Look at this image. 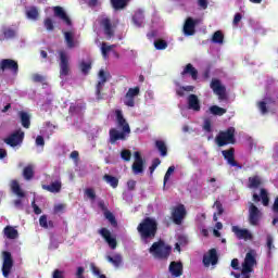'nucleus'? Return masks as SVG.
<instances>
[{
  "label": "nucleus",
  "instance_id": "5",
  "mask_svg": "<svg viewBox=\"0 0 278 278\" xmlns=\"http://www.w3.org/2000/svg\"><path fill=\"white\" fill-rule=\"evenodd\" d=\"M129 134H131V128L129 126L122 128V131H118L116 128H111L109 130V142L114 144L115 142H118V140L125 141L129 138Z\"/></svg>",
  "mask_w": 278,
  "mask_h": 278
},
{
  "label": "nucleus",
  "instance_id": "16",
  "mask_svg": "<svg viewBox=\"0 0 278 278\" xmlns=\"http://www.w3.org/2000/svg\"><path fill=\"white\" fill-rule=\"evenodd\" d=\"M222 155H223L224 160H226V162L229 166H232L236 168H242V166H240V164H238V162L236 161V149L235 148H230L228 150H223Z\"/></svg>",
  "mask_w": 278,
  "mask_h": 278
},
{
  "label": "nucleus",
  "instance_id": "42",
  "mask_svg": "<svg viewBox=\"0 0 278 278\" xmlns=\"http://www.w3.org/2000/svg\"><path fill=\"white\" fill-rule=\"evenodd\" d=\"M224 41H225V35H223V31L216 30L213 34L212 42H214L215 45H223Z\"/></svg>",
  "mask_w": 278,
  "mask_h": 278
},
{
  "label": "nucleus",
  "instance_id": "64",
  "mask_svg": "<svg viewBox=\"0 0 278 278\" xmlns=\"http://www.w3.org/2000/svg\"><path fill=\"white\" fill-rule=\"evenodd\" d=\"M52 278H64V271H62L60 269H55L53 271Z\"/></svg>",
  "mask_w": 278,
  "mask_h": 278
},
{
  "label": "nucleus",
  "instance_id": "41",
  "mask_svg": "<svg viewBox=\"0 0 278 278\" xmlns=\"http://www.w3.org/2000/svg\"><path fill=\"white\" fill-rule=\"evenodd\" d=\"M23 177L26 179V181H30V179H34V165H27L23 169Z\"/></svg>",
  "mask_w": 278,
  "mask_h": 278
},
{
  "label": "nucleus",
  "instance_id": "35",
  "mask_svg": "<svg viewBox=\"0 0 278 278\" xmlns=\"http://www.w3.org/2000/svg\"><path fill=\"white\" fill-rule=\"evenodd\" d=\"M18 116L21 118L22 126L25 129H29V127L31 126V121H30L29 114H27V112L21 111L18 113Z\"/></svg>",
  "mask_w": 278,
  "mask_h": 278
},
{
  "label": "nucleus",
  "instance_id": "18",
  "mask_svg": "<svg viewBox=\"0 0 278 278\" xmlns=\"http://www.w3.org/2000/svg\"><path fill=\"white\" fill-rule=\"evenodd\" d=\"M202 262L206 268L210 265L216 266L218 264V252H216V249H211L207 254H204Z\"/></svg>",
  "mask_w": 278,
  "mask_h": 278
},
{
  "label": "nucleus",
  "instance_id": "22",
  "mask_svg": "<svg viewBox=\"0 0 278 278\" xmlns=\"http://www.w3.org/2000/svg\"><path fill=\"white\" fill-rule=\"evenodd\" d=\"M254 203H260L262 201L264 207H268L270 204V198H268V191L264 188L261 189V194L254 193L252 195Z\"/></svg>",
  "mask_w": 278,
  "mask_h": 278
},
{
  "label": "nucleus",
  "instance_id": "29",
  "mask_svg": "<svg viewBox=\"0 0 278 278\" xmlns=\"http://www.w3.org/2000/svg\"><path fill=\"white\" fill-rule=\"evenodd\" d=\"M213 207L217 210L213 215L214 223H218V216H223L225 214V208L223 207V203L219 200H216L213 204Z\"/></svg>",
  "mask_w": 278,
  "mask_h": 278
},
{
  "label": "nucleus",
  "instance_id": "58",
  "mask_svg": "<svg viewBox=\"0 0 278 278\" xmlns=\"http://www.w3.org/2000/svg\"><path fill=\"white\" fill-rule=\"evenodd\" d=\"M203 129L207 131V134L212 132V122L210 119L204 121Z\"/></svg>",
  "mask_w": 278,
  "mask_h": 278
},
{
  "label": "nucleus",
  "instance_id": "1",
  "mask_svg": "<svg viewBox=\"0 0 278 278\" xmlns=\"http://www.w3.org/2000/svg\"><path fill=\"white\" fill-rule=\"evenodd\" d=\"M141 240L147 244L149 240H153L157 235V222L151 217H146L137 227Z\"/></svg>",
  "mask_w": 278,
  "mask_h": 278
},
{
  "label": "nucleus",
  "instance_id": "7",
  "mask_svg": "<svg viewBox=\"0 0 278 278\" xmlns=\"http://www.w3.org/2000/svg\"><path fill=\"white\" fill-rule=\"evenodd\" d=\"M248 220L252 227H257L260 225V220H262V211H260V208L253 203H250L249 205Z\"/></svg>",
  "mask_w": 278,
  "mask_h": 278
},
{
  "label": "nucleus",
  "instance_id": "23",
  "mask_svg": "<svg viewBox=\"0 0 278 278\" xmlns=\"http://www.w3.org/2000/svg\"><path fill=\"white\" fill-rule=\"evenodd\" d=\"M187 103L188 110H192L193 112H201V101L197 94H189L187 98Z\"/></svg>",
  "mask_w": 278,
  "mask_h": 278
},
{
  "label": "nucleus",
  "instance_id": "62",
  "mask_svg": "<svg viewBox=\"0 0 278 278\" xmlns=\"http://www.w3.org/2000/svg\"><path fill=\"white\" fill-rule=\"evenodd\" d=\"M31 207H33L35 214H37V215L42 214V210L39 208V207L36 205V200H34V201L31 202Z\"/></svg>",
  "mask_w": 278,
  "mask_h": 278
},
{
  "label": "nucleus",
  "instance_id": "49",
  "mask_svg": "<svg viewBox=\"0 0 278 278\" xmlns=\"http://www.w3.org/2000/svg\"><path fill=\"white\" fill-rule=\"evenodd\" d=\"M91 68H92V63H90V62L86 63L84 61L80 63V71H81L83 75H88L90 73Z\"/></svg>",
  "mask_w": 278,
  "mask_h": 278
},
{
  "label": "nucleus",
  "instance_id": "53",
  "mask_svg": "<svg viewBox=\"0 0 278 278\" xmlns=\"http://www.w3.org/2000/svg\"><path fill=\"white\" fill-rule=\"evenodd\" d=\"M172 173H175V166H169L167 172L165 173L163 186L166 187V184L168 182V179H170Z\"/></svg>",
  "mask_w": 278,
  "mask_h": 278
},
{
  "label": "nucleus",
  "instance_id": "6",
  "mask_svg": "<svg viewBox=\"0 0 278 278\" xmlns=\"http://www.w3.org/2000/svg\"><path fill=\"white\" fill-rule=\"evenodd\" d=\"M255 264H257V261L255 260L253 252H248L242 264V275H244L243 278H251L249 273H253V266H255Z\"/></svg>",
  "mask_w": 278,
  "mask_h": 278
},
{
  "label": "nucleus",
  "instance_id": "17",
  "mask_svg": "<svg viewBox=\"0 0 278 278\" xmlns=\"http://www.w3.org/2000/svg\"><path fill=\"white\" fill-rule=\"evenodd\" d=\"M109 77H110V73H105V71L100 70L99 72L100 81H98L96 86V94L98 100L103 99V96L101 94V90H103V86H105V83L108 81Z\"/></svg>",
  "mask_w": 278,
  "mask_h": 278
},
{
  "label": "nucleus",
  "instance_id": "4",
  "mask_svg": "<svg viewBox=\"0 0 278 278\" xmlns=\"http://www.w3.org/2000/svg\"><path fill=\"white\" fill-rule=\"evenodd\" d=\"M257 109L260 110L261 114L266 115L268 112H271V114H275L277 112V100L275 98L267 96L263 99V101H258L256 103Z\"/></svg>",
  "mask_w": 278,
  "mask_h": 278
},
{
  "label": "nucleus",
  "instance_id": "9",
  "mask_svg": "<svg viewBox=\"0 0 278 278\" xmlns=\"http://www.w3.org/2000/svg\"><path fill=\"white\" fill-rule=\"evenodd\" d=\"M3 263H2V275L5 278L10 277V273H12V268H14V260L12 258V253L4 251L2 252Z\"/></svg>",
  "mask_w": 278,
  "mask_h": 278
},
{
  "label": "nucleus",
  "instance_id": "38",
  "mask_svg": "<svg viewBox=\"0 0 278 278\" xmlns=\"http://www.w3.org/2000/svg\"><path fill=\"white\" fill-rule=\"evenodd\" d=\"M155 147L157 151H160L162 157H166V155H168V148L166 147V143L163 140H156Z\"/></svg>",
  "mask_w": 278,
  "mask_h": 278
},
{
  "label": "nucleus",
  "instance_id": "15",
  "mask_svg": "<svg viewBox=\"0 0 278 278\" xmlns=\"http://www.w3.org/2000/svg\"><path fill=\"white\" fill-rule=\"evenodd\" d=\"M101 27L104 29V35L106 36L108 40H111V38H114V34L116 29V25L112 24V20L110 17H104L100 22Z\"/></svg>",
  "mask_w": 278,
  "mask_h": 278
},
{
  "label": "nucleus",
  "instance_id": "54",
  "mask_svg": "<svg viewBox=\"0 0 278 278\" xmlns=\"http://www.w3.org/2000/svg\"><path fill=\"white\" fill-rule=\"evenodd\" d=\"M160 164H162V161L157 157L152 161V164L149 167L150 175H153V173H155V168H157Z\"/></svg>",
  "mask_w": 278,
  "mask_h": 278
},
{
  "label": "nucleus",
  "instance_id": "32",
  "mask_svg": "<svg viewBox=\"0 0 278 278\" xmlns=\"http://www.w3.org/2000/svg\"><path fill=\"white\" fill-rule=\"evenodd\" d=\"M11 190L13 194H16L18 199L25 198V192L21 189V185L16 180H12Z\"/></svg>",
  "mask_w": 278,
  "mask_h": 278
},
{
  "label": "nucleus",
  "instance_id": "25",
  "mask_svg": "<svg viewBox=\"0 0 278 278\" xmlns=\"http://www.w3.org/2000/svg\"><path fill=\"white\" fill-rule=\"evenodd\" d=\"M181 77H186V75H190L191 79L193 81H197L199 79V71L192 65L191 63H188L184 71L180 73Z\"/></svg>",
  "mask_w": 278,
  "mask_h": 278
},
{
  "label": "nucleus",
  "instance_id": "43",
  "mask_svg": "<svg viewBox=\"0 0 278 278\" xmlns=\"http://www.w3.org/2000/svg\"><path fill=\"white\" fill-rule=\"evenodd\" d=\"M103 179L106 184H110L111 188H118V178L106 174L103 176Z\"/></svg>",
  "mask_w": 278,
  "mask_h": 278
},
{
  "label": "nucleus",
  "instance_id": "12",
  "mask_svg": "<svg viewBox=\"0 0 278 278\" xmlns=\"http://www.w3.org/2000/svg\"><path fill=\"white\" fill-rule=\"evenodd\" d=\"M25 138V132L21 129L15 130L13 134H11L9 137L4 139L5 144H9V147H18L23 142Z\"/></svg>",
  "mask_w": 278,
  "mask_h": 278
},
{
  "label": "nucleus",
  "instance_id": "52",
  "mask_svg": "<svg viewBox=\"0 0 278 278\" xmlns=\"http://www.w3.org/2000/svg\"><path fill=\"white\" fill-rule=\"evenodd\" d=\"M43 25L48 31H53V29H55V26L53 25V20H51V17H47L43 21Z\"/></svg>",
  "mask_w": 278,
  "mask_h": 278
},
{
  "label": "nucleus",
  "instance_id": "50",
  "mask_svg": "<svg viewBox=\"0 0 278 278\" xmlns=\"http://www.w3.org/2000/svg\"><path fill=\"white\" fill-rule=\"evenodd\" d=\"M85 194L87 195V199H90V201L97 200V192L92 188L85 189Z\"/></svg>",
  "mask_w": 278,
  "mask_h": 278
},
{
  "label": "nucleus",
  "instance_id": "10",
  "mask_svg": "<svg viewBox=\"0 0 278 278\" xmlns=\"http://www.w3.org/2000/svg\"><path fill=\"white\" fill-rule=\"evenodd\" d=\"M211 89L217 94L219 101H225V99H227V88L223 86L220 79L213 78L211 81Z\"/></svg>",
  "mask_w": 278,
  "mask_h": 278
},
{
  "label": "nucleus",
  "instance_id": "30",
  "mask_svg": "<svg viewBox=\"0 0 278 278\" xmlns=\"http://www.w3.org/2000/svg\"><path fill=\"white\" fill-rule=\"evenodd\" d=\"M3 233L9 240H16V238H18V230L12 226L4 227Z\"/></svg>",
  "mask_w": 278,
  "mask_h": 278
},
{
  "label": "nucleus",
  "instance_id": "39",
  "mask_svg": "<svg viewBox=\"0 0 278 278\" xmlns=\"http://www.w3.org/2000/svg\"><path fill=\"white\" fill-rule=\"evenodd\" d=\"M26 16H27V18H29L30 21H38V16H40V13L38 12V8H36V7H30V8L26 11Z\"/></svg>",
  "mask_w": 278,
  "mask_h": 278
},
{
  "label": "nucleus",
  "instance_id": "55",
  "mask_svg": "<svg viewBox=\"0 0 278 278\" xmlns=\"http://www.w3.org/2000/svg\"><path fill=\"white\" fill-rule=\"evenodd\" d=\"M124 104L127 105V108H134L136 105V100L126 93Z\"/></svg>",
  "mask_w": 278,
  "mask_h": 278
},
{
  "label": "nucleus",
  "instance_id": "45",
  "mask_svg": "<svg viewBox=\"0 0 278 278\" xmlns=\"http://www.w3.org/2000/svg\"><path fill=\"white\" fill-rule=\"evenodd\" d=\"M168 48V42L164 39H156L154 40V49L156 51H164V49Z\"/></svg>",
  "mask_w": 278,
  "mask_h": 278
},
{
  "label": "nucleus",
  "instance_id": "8",
  "mask_svg": "<svg viewBox=\"0 0 278 278\" xmlns=\"http://www.w3.org/2000/svg\"><path fill=\"white\" fill-rule=\"evenodd\" d=\"M186 206L184 204H178L172 208V220L175 225H181L184 218H186Z\"/></svg>",
  "mask_w": 278,
  "mask_h": 278
},
{
  "label": "nucleus",
  "instance_id": "28",
  "mask_svg": "<svg viewBox=\"0 0 278 278\" xmlns=\"http://www.w3.org/2000/svg\"><path fill=\"white\" fill-rule=\"evenodd\" d=\"M42 189L55 194L62 190V182L56 180L51 185H42Z\"/></svg>",
  "mask_w": 278,
  "mask_h": 278
},
{
  "label": "nucleus",
  "instance_id": "19",
  "mask_svg": "<svg viewBox=\"0 0 278 278\" xmlns=\"http://www.w3.org/2000/svg\"><path fill=\"white\" fill-rule=\"evenodd\" d=\"M135 162L132 163V172L135 175H140V173H144V159H142V154L139 151L135 152Z\"/></svg>",
  "mask_w": 278,
  "mask_h": 278
},
{
  "label": "nucleus",
  "instance_id": "11",
  "mask_svg": "<svg viewBox=\"0 0 278 278\" xmlns=\"http://www.w3.org/2000/svg\"><path fill=\"white\" fill-rule=\"evenodd\" d=\"M10 71L13 75H18V62L12 59H2L0 61V73Z\"/></svg>",
  "mask_w": 278,
  "mask_h": 278
},
{
  "label": "nucleus",
  "instance_id": "13",
  "mask_svg": "<svg viewBox=\"0 0 278 278\" xmlns=\"http://www.w3.org/2000/svg\"><path fill=\"white\" fill-rule=\"evenodd\" d=\"M98 233L103 238V240L113 251L118 247V241H116V237L112 236L110 229L101 228L100 230H98Z\"/></svg>",
  "mask_w": 278,
  "mask_h": 278
},
{
  "label": "nucleus",
  "instance_id": "47",
  "mask_svg": "<svg viewBox=\"0 0 278 278\" xmlns=\"http://www.w3.org/2000/svg\"><path fill=\"white\" fill-rule=\"evenodd\" d=\"M65 42L67 43L68 49H73L75 47V39L73 37V33L71 31H65Z\"/></svg>",
  "mask_w": 278,
  "mask_h": 278
},
{
  "label": "nucleus",
  "instance_id": "27",
  "mask_svg": "<svg viewBox=\"0 0 278 278\" xmlns=\"http://www.w3.org/2000/svg\"><path fill=\"white\" fill-rule=\"evenodd\" d=\"M106 261L109 262V264H112L114 268H121V266L123 265V255L118 253H115L113 256L108 255Z\"/></svg>",
  "mask_w": 278,
  "mask_h": 278
},
{
  "label": "nucleus",
  "instance_id": "33",
  "mask_svg": "<svg viewBox=\"0 0 278 278\" xmlns=\"http://www.w3.org/2000/svg\"><path fill=\"white\" fill-rule=\"evenodd\" d=\"M131 0H111L113 10H125Z\"/></svg>",
  "mask_w": 278,
  "mask_h": 278
},
{
  "label": "nucleus",
  "instance_id": "48",
  "mask_svg": "<svg viewBox=\"0 0 278 278\" xmlns=\"http://www.w3.org/2000/svg\"><path fill=\"white\" fill-rule=\"evenodd\" d=\"M114 47H116V46L115 45L108 46V43L102 42L101 52H102L103 58H108V53L110 51H112L114 49Z\"/></svg>",
  "mask_w": 278,
  "mask_h": 278
},
{
  "label": "nucleus",
  "instance_id": "20",
  "mask_svg": "<svg viewBox=\"0 0 278 278\" xmlns=\"http://www.w3.org/2000/svg\"><path fill=\"white\" fill-rule=\"evenodd\" d=\"M197 23H199L197 20L192 17H187L184 24V34L185 36H194Z\"/></svg>",
  "mask_w": 278,
  "mask_h": 278
},
{
  "label": "nucleus",
  "instance_id": "46",
  "mask_svg": "<svg viewBox=\"0 0 278 278\" xmlns=\"http://www.w3.org/2000/svg\"><path fill=\"white\" fill-rule=\"evenodd\" d=\"M103 215L106 220H109L110 225H112V227H118V222H116V216H114V213L106 211L103 213Z\"/></svg>",
  "mask_w": 278,
  "mask_h": 278
},
{
  "label": "nucleus",
  "instance_id": "21",
  "mask_svg": "<svg viewBox=\"0 0 278 278\" xmlns=\"http://www.w3.org/2000/svg\"><path fill=\"white\" fill-rule=\"evenodd\" d=\"M232 232L238 238V240H253V235L249 229H242L238 226H232Z\"/></svg>",
  "mask_w": 278,
  "mask_h": 278
},
{
  "label": "nucleus",
  "instance_id": "57",
  "mask_svg": "<svg viewBox=\"0 0 278 278\" xmlns=\"http://www.w3.org/2000/svg\"><path fill=\"white\" fill-rule=\"evenodd\" d=\"M240 21H242V14L241 13H236L233 21H232V25L235 27H238V24L240 23Z\"/></svg>",
  "mask_w": 278,
  "mask_h": 278
},
{
  "label": "nucleus",
  "instance_id": "61",
  "mask_svg": "<svg viewBox=\"0 0 278 278\" xmlns=\"http://www.w3.org/2000/svg\"><path fill=\"white\" fill-rule=\"evenodd\" d=\"M36 146L37 147H43L45 146V137H42V136H37V138H36Z\"/></svg>",
  "mask_w": 278,
  "mask_h": 278
},
{
  "label": "nucleus",
  "instance_id": "44",
  "mask_svg": "<svg viewBox=\"0 0 278 278\" xmlns=\"http://www.w3.org/2000/svg\"><path fill=\"white\" fill-rule=\"evenodd\" d=\"M2 34H3L5 40H10V39L16 37V30H14L13 28H10V27H3Z\"/></svg>",
  "mask_w": 278,
  "mask_h": 278
},
{
  "label": "nucleus",
  "instance_id": "56",
  "mask_svg": "<svg viewBox=\"0 0 278 278\" xmlns=\"http://www.w3.org/2000/svg\"><path fill=\"white\" fill-rule=\"evenodd\" d=\"M121 157H122V160H124V162H129L131 160V151L123 150L121 152Z\"/></svg>",
  "mask_w": 278,
  "mask_h": 278
},
{
  "label": "nucleus",
  "instance_id": "51",
  "mask_svg": "<svg viewBox=\"0 0 278 278\" xmlns=\"http://www.w3.org/2000/svg\"><path fill=\"white\" fill-rule=\"evenodd\" d=\"M126 94L136 100V97L140 94V87L129 88Z\"/></svg>",
  "mask_w": 278,
  "mask_h": 278
},
{
  "label": "nucleus",
  "instance_id": "2",
  "mask_svg": "<svg viewBox=\"0 0 278 278\" xmlns=\"http://www.w3.org/2000/svg\"><path fill=\"white\" fill-rule=\"evenodd\" d=\"M172 251L173 248L170 245H166L162 240L154 242L149 249V253H151L153 257H156V260H168Z\"/></svg>",
  "mask_w": 278,
  "mask_h": 278
},
{
  "label": "nucleus",
  "instance_id": "63",
  "mask_svg": "<svg viewBox=\"0 0 278 278\" xmlns=\"http://www.w3.org/2000/svg\"><path fill=\"white\" fill-rule=\"evenodd\" d=\"M198 5L202 10H207L208 2H207V0H198Z\"/></svg>",
  "mask_w": 278,
  "mask_h": 278
},
{
  "label": "nucleus",
  "instance_id": "60",
  "mask_svg": "<svg viewBox=\"0 0 278 278\" xmlns=\"http://www.w3.org/2000/svg\"><path fill=\"white\" fill-rule=\"evenodd\" d=\"M267 249L268 251H273V249H275V245L273 244V236L268 235L267 236Z\"/></svg>",
  "mask_w": 278,
  "mask_h": 278
},
{
  "label": "nucleus",
  "instance_id": "59",
  "mask_svg": "<svg viewBox=\"0 0 278 278\" xmlns=\"http://www.w3.org/2000/svg\"><path fill=\"white\" fill-rule=\"evenodd\" d=\"M33 81H35V84H42V81H45V77L40 74H34Z\"/></svg>",
  "mask_w": 278,
  "mask_h": 278
},
{
  "label": "nucleus",
  "instance_id": "31",
  "mask_svg": "<svg viewBox=\"0 0 278 278\" xmlns=\"http://www.w3.org/2000/svg\"><path fill=\"white\" fill-rule=\"evenodd\" d=\"M248 181V188H250L251 190H256L257 188H260V186H262V178L257 175L249 177Z\"/></svg>",
  "mask_w": 278,
  "mask_h": 278
},
{
  "label": "nucleus",
  "instance_id": "36",
  "mask_svg": "<svg viewBox=\"0 0 278 278\" xmlns=\"http://www.w3.org/2000/svg\"><path fill=\"white\" fill-rule=\"evenodd\" d=\"M132 22L136 27H142L144 23V13H142V11H137L132 16Z\"/></svg>",
  "mask_w": 278,
  "mask_h": 278
},
{
  "label": "nucleus",
  "instance_id": "24",
  "mask_svg": "<svg viewBox=\"0 0 278 278\" xmlns=\"http://www.w3.org/2000/svg\"><path fill=\"white\" fill-rule=\"evenodd\" d=\"M168 270L172 277H181L184 275V264L181 262H170Z\"/></svg>",
  "mask_w": 278,
  "mask_h": 278
},
{
  "label": "nucleus",
  "instance_id": "37",
  "mask_svg": "<svg viewBox=\"0 0 278 278\" xmlns=\"http://www.w3.org/2000/svg\"><path fill=\"white\" fill-rule=\"evenodd\" d=\"M39 225L40 227H42L43 229H53V227H55V224L53 223V220H48L47 219V215H41L39 218Z\"/></svg>",
  "mask_w": 278,
  "mask_h": 278
},
{
  "label": "nucleus",
  "instance_id": "3",
  "mask_svg": "<svg viewBox=\"0 0 278 278\" xmlns=\"http://www.w3.org/2000/svg\"><path fill=\"white\" fill-rule=\"evenodd\" d=\"M217 147H227V144H236V128L229 127L227 130L219 131L215 137Z\"/></svg>",
  "mask_w": 278,
  "mask_h": 278
},
{
  "label": "nucleus",
  "instance_id": "40",
  "mask_svg": "<svg viewBox=\"0 0 278 278\" xmlns=\"http://www.w3.org/2000/svg\"><path fill=\"white\" fill-rule=\"evenodd\" d=\"M208 110L213 116H224V114H227V109L220 108L218 105H212Z\"/></svg>",
  "mask_w": 278,
  "mask_h": 278
},
{
  "label": "nucleus",
  "instance_id": "14",
  "mask_svg": "<svg viewBox=\"0 0 278 278\" xmlns=\"http://www.w3.org/2000/svg\"><path fill=\"white\" fill-rule=\"evenodd\" d=\"M60 55V77H66L68 76V73L71 71V67L68 66V55H66V52L64 50L59 51Z\"/></svg>",
  "mask_w": 278,
  "mask_h": 278
},
{
  "label": "nucleus",
  "instance_id": "34",
  "mask_svg": "<svg viewBox=\"0 0 278 278\" xmlns=\"http://www.w3.org/2000/svg\"><path fill=\"white\" fill-rule=\"evenodd\" d=\"M115 115L118 127H121L122 129H125V127H129V123H127V119H125V116H123V111L116 110Z\"/></svg>",
  "mask_w": 278,
  "mask_h": 278
},
{
  "label": "nucleus",
  "instance_id": "26",
  "mask_svg": "<svg viewBox=\"0 0 278 278\" xmlns=\"http://www.w3.org/2000/svg\"><path fill=\"white\" fill-rule=\"evenodd\" d=\"M53 12L54 16H58L59 18H61V21H64L65 24L73 25V23L71 22V17H68L66 11H64L62 7H54Z\"/></svg>",
  "mask_w": 278,
  "mask_h": 278
}]
</instances>
